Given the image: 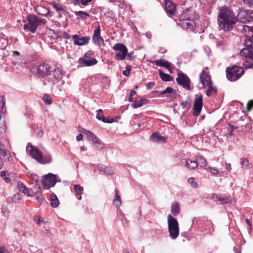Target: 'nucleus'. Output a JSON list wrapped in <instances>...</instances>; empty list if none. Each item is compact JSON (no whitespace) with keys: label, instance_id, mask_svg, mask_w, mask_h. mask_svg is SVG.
Masks as SVG:
<instances>
[{"label":"nucleus","instance_id":"obj_18","mask_svg":"<svg viewBox=\"0 0 253 253\" xmlns=\"http://www.w3.org/2000/svg\"><path fill=\"white\" fill-rule=\"evenodd\" d=\"M150 140L154 143H165L167 138L161 135L158 132H154L152 134L150 137Z\"/></svg>","mask_w":253,"mask_h":253},{"label":"nucleus","instance_id":"obj_3","mask_svg":"<svg viewBox=\"0 0 253 253\" xmlns=\"http://www.w3.org/2000/svg\"><path fill=\"white\" fill-rule=\"evenodd\" d=\"M242 33L245 35L244 44L247 48H243L240 55L247 58H251L253 56V26L243 25Z\"/></svg>","mask_w":253,"mask_h":253},{"label":"nucleus","instance_id":"obj_23","mask_svg":"<svg viewBox=\"0 0 253 253\" xmlns=\"http://www.w3.org/2000/svg\"><path fill=\"white\" fill-rule=\"evenodd\" d=\"M36 12L42 15L47 16L49 15V10L48 9L41 6H38L36 8Z\"/></svg>","mask_w":253,"mask_h":253},{"label":"nucleus","instance_id":"obj_51","mask_svg":"<svg viewBox=\"0 0 253 253\" xmlns=\"http://www.w3.org/2000/svg\"><path fill=\"white\" fill-rule=\"evenodd\" d=\"M155 85V83L154 82H149L148 83L147 85V89L149 90L152 89L154 86Z\"/></svg>","mask_w":253,"mask_h":253},{"label":"nucleus","instance_id":"obj_64","mask_svg":"<svg viewBox=\"0 0 253 253\" xmlns=\"http://www.w3.org/2000/svg\"><path fill=\"white\" fill-rule=\"evenodd\" d=\"M64 37L66 39H69L70 38V36L66 33H64Z\"/></svg>","mask_w":253,"mask_h":253},{"label":"nucleus","instance_id":"obj_32","mask_svg":"<svg viewBox=\"0 0 253 253\" xmlns=\"http://www.w3.org/2000/svg\"><path fill=\"white\" fill-rule=\"evenodd\" d=\"M160 77L161 79L165 82L171 81L172 78L169 75L163 73L161 70H159Z\"/></svg>","mask_w":253,"mask_h":253},{"label":"nucleus","instance_id":"obj_39","mask_svg":"<svg viewBox=\"0 0 253 253\" xmlns=\"http://www.w3.org/2000/svg\"><path fill=\"white\" fill-rule=\"evenodd\" d=\"M173 92H174V91L172 87H167V88L165 90L160 92V94L163 95V94H165L166 93H171Z\"/></svg>","mask_w":253,"mask_h":253},{"label":"nucleus","instance_id":"obj_20","mask_svg":"<svg viewBox=\"0 0 253 253\" xmlns=\"http://www.w3.org/2000/svg\"><path fill=\"white\" fill-rule=\"evenodd\" d=\"M113 203L117 209H119L122 205L121 198L117 189H115V198L113 200Z\"/></svg>","mask_w":253,"mask_h":253},{"label":"nucleus","instance_id":"obj_26","mask_svg":"<svg viewBox=\"0 0 253 253\" xmlns=\"http://www.w3.org/2000/svg\"><path fill=\"white\" fill-rule=\"evenodd\" d=\"M171 212L174 215H176L180 212V208L176 202H173L171 206Z\"/></svg>","mask_w":253,"mask_h":253},{"label":"nucleus","instance_id":"obj_8","mask_svg":"<svg viewBox=\"0 0 253 253\" xmlns=\"http://www.w3.org/2000/svg\"><path fill=\"white\" fill-rule=\"evenodd\" d=\"M244 73L242 68L233 66L231 68H227L226 77L231 81H235L239 79Z\"/></svg>","mask_w":253,"mask_h":253},{"label":"nucleus","instance_id":"obj_9","mask_svg":"<svg viewBox=\"0 0 253 253\" xmlns=\"http://www.w3.org/2000/svg\"><path fill=\"white\" fill-rule=\"evenodd\" d=\"M113 49L117 51L115 57L118 60H124L127 53L126 47L123 43H116L113 47Z\"/></svg>","mask_w":253,"mask_h":253},{"label":"nucleus","instance_id":"obj_10","mask_svg":"<svg viewBox=\"0 0 253 253\" xmlns=\"http://www.w3.org/2000/svg\"><path fill=\"white\" fill-rule=\"evenodd\" d=\"M57 182L56 175L49 173L43 176L42 185L44 189H48L53 187Z\"/></svg>","mask_w":253,"mask_h":253},{"label":"nucleus","instance_id":"obj_15","mask_svg":"<svg viewBox=\"0 0 253 253\" xmlns=\"http://www.w3.org/2000/svg\"><path fill=\"white\" fill-rule=\"evenodd\" d=\"M212 198L214 202L218 204H224L230 203L232 201V198L231 196H226L225 197H221L217 194H213Z\"/></svg>","mask_w":253,"mask_h":253},{"label":"nucleus","instance_id":"obj_63","mask_svg":"<svg viewBox=\"0 0 253 253\" xmlns=\"http://www.w3.org/2000/svg\"><path fill=\"white\" fill-rule=\"evenodd\" d=\"M6 252V249L3 247L0 248V253H5Z\"/></svg>","mask_w":253,"mask_h":253},{"label":"nucleus","instance_id":"obj_49","mask_svg":"<svg viewBox=\"0 0 253 253\" xmlns=\"http://www.w3.org/2000/svg\"><path fill=\"white\" fill-rule=\"evenodd\" d=\"M209 169H210V172L213 174H216L218 173V170L215 168H209Z\"/></svg>","mask_w":253,"mask_h":253},{"label":"nucleus","instance_id":"obj_30","mask_svg":"<svg viewBox=\"0 0 253 253\" xmlns=\"http://www.w3.org/2000/svg\"><path fill=\"white\" fill-rule=\"evenodd\" d=\"M103 114V111L101 109L97 110V114L96 116V118L99 120H101L104 123H111L113 121H107L105 118H104Z\"/></svg>","mask_w":253,"mask_h":253},{"label":"nucleus","instance_id":"obj_14","mask_svg":"<svg viewBox=\"0 0 253 253\" xmlns=\"http://www.w3.org/2000/svg\"><path fill=\"white\" fill-rule=\"evenodd\" d=\"M202 100V96H198L196 95L193 107V115L194 116H197L200 114L203 106Z\"/></svg>","mask_w":253,"mask_h":253},{"label":"nucleus","instance_id":"obj_35","mask_svg":"<svg viewBox=\"0 0 253 253\" xmlns=\"http://www.w3.org/2000/svg\"><path fill=\"white\" fill-rule=\"evenodd\" d=\"M75 15L77 16H80L81 18L83 19H86L89 17V14L83 11H76L75 12Z\"/></svg>","mask_w":253,"mask_h":253},{"label":"nucleus","instance_id":"obj_59","mask_svg":"<svg viewBox=\"0 0 253 253\" xmlns=\"http://www.w3.org/2000/svg\"><path fill=\"white\" fill-rule=\"evenodd\" d=\"M83 139V135L82 134H78L76 137V139L77 141H80Z\"/></svg>","mask_w":253,"mask_h":253},{"label":"nucleus","instance_id":"obj_52","mask_svg":"<svg viewBox=\"0 0 253 253\" xmlns=\"http://www.w3.org/2000/svg\"><path fill=\"white\" fill-rule=\"evenodd\" d=\"M92 0H81V3L83 5H86L87 4L91 2Z\"/></svg>","mask_w":253,"mask_h":253},{"label":"nucleus","instance_id":"obj_11","mask_svg":"<svg viewBox=\"0 0 253 253\" xmlns=\"http://www.w3.org/2000/svg\"><path fill=\"white\" fill-rule=\"evenodd\" d=\"M176 80L177 84L182 86L183 88L187 90L190 89V80L186 74L180 72H178Z\"/></svg>","mask_w":253,"mask_h":253},{"label":"nucleus","instance_id":"obj_33","mask_svg":"<svg viewBox=\"0 0 253 253\" xmlns=\"http://www.w3.org/2000/svg\"><path fill=\"white\" fill-rule=\"evenodd\" d=\"M196 160L201 167H205L207 165L206 160L202 156H198Z\"/></svg>","mask_w":253,"mask_h":253},{"label":"nucleus","instance_id":"obj_42","mask_svg":"<svg viewBox=\"0 0 253 253\" xmlns=\"http://www.w3.org/2000/svg\"><path fill=\"white\" fill-rule=\"evenodd\" d=\"M52 6L57 11H61L63 10L62 6L59 4L54 3L52 4Z\"/></svg>","mask_w":253,"mask_h":253},{"label":"nucleus","instance_id":"obj_43","mask_svg":"<svg viewBox=\"0 0 253 253\" xmlns=\"http://www.w3.org/2000/svg\"><path fill=\"white\" fill-rule=\"evenodd\" d=\"M93 55V52L92 51L89 50V51H87L84 54V57L85 59H90V58L92 57Z\"/></svg>","mask_w":253,"mask_h":253},{"label":"nucleus","instance_id":"obj_29","mask_svg":"<svg viewBox=\"0 0 253 253\" xmlns=\"http://www.w3.org/2000/svg\"><path fill=\"white\" fill-rule=\"evenodd\" d=\"M51 206L53 208L57 207L59 204V200L55 194L52 193L50 195Z\"/></svg>","mask_w":253,"mask_h":253},{"label":"nucleus","instance_id":"obj_24","mask_svg":"<svg viewBox=\"0 0 253 253\" xmlns=\"http://www.w3.org/2000/svg\"><path fill=\"white\" fill-rule=\"evenodd\" d=\"M190 10L187 9L183 11V13L179 15V20L180 21L184 22L190 19Z\"/></svg>","mask_w":253,"mask_h":253},{"label":"nucleus","instance_id":"obj_5","mask_svg":"<svg viewBox=\"0 0 253 253\" xmlns=\"http://www.w3.org/2000/svg\"><path fill=\"white\" fill-rule=\"evenodd\" d=\"M200 80L203 87L208 88L206 91L207 96H210L212 93H216V88L212 86V82L209 73L203 70L200 75Z\"/></svg>","mask_w":253,"mask_h":253},{"label":"nucleus","instance_id":"obj_1","mask_svg":"<svg viewBox=\"0 0 253 253\" xmlns=\"http://www.w3.org/2000/svg\"><path fill=\"white\" fill-rule=\"evenodd\" d=\"M54 68L47 63L41 64L36 67V75L39 78L44 85L51 88L55 84L60 81L62 79V73L58 70L55 71L54 78L51 79L48 78L50 76L49 74L52 72Z\"/></svg>","mask_w":253,"mask_h":253},{"label":"nucleus","instance_id":"obj_47","mask_svg":"<svg viewBox=\"0 0 253 253\" xmlns=\"http://www.w3.org/2000/svg\"><path fill=\"white\" fill-rule=\"evenodd\" d=\"M165 68L167 69L170 73H172L173 68L171 67L170 63L168 62V63L165 67Z\"/></svg>","mask_w":253,"mask_h":253},{"label":"nucleus","instance_id":"obj_44","mask_svg":"<svg viewBox=\"0 0 253 253\" xmlns=\"http://www.w3.org/2000/svg\"><path fill=\"white\" fill-rule=\"evenodd\" d=\"M94 143L96 144L95 147L98 149H102L104 147V144H103L98 139H97V142H95Z\"/></svg>","mask_w":253,"mask_h":253},{"label":"nucleus","instance_id":"obj_4","mask_svg":"<svg viewBox=\"0 0 253 253\" xmlns=\"http://www.w3.org/2000/svg\"><path fill=\"white\" fill-rule=\"evenodd\" d=\"M27 153L35 159L37 162L42 164L50 163L52 162V157L50 154L42 156L41 151L37 147L32 145H28L26 148Z\"/></svg>","mask_w":253,"mask_h":253},{"label":"nucleus","instance_id":"obj_48","mask_svg":"<svg viewBox=\"0 0 253 253\" xmlns=\"http://www.w3.org/2000/svg\"><path fill=\"white\" fill-rule=\"evenodd\" d=\"M244 11L245 12V14H242V15H241L240 16V19H237V20L240 21L242 23H245V22L246 21V19L244 18V16L246 14V12L245 10H244Z\"/></svg>","mask_w":253,"mask_h":253},{"label":"nucleus","instance_id":"obj_6","mask_svg":"<svg viewBox=\"0 0 253 253\" xmlns=\"http://www.w3.org/2000/svg\"><path fill=\"white\" fill-rule=\"evenodd\" d=\"M168 224L170 237L173 240L176 239L179 234L178 222L170 214L168 216Z\"/></svg>","mask_w":253,"mask_h":253},{"label":"nucleus","instance_id":"obj_56","mask_svg":"<svg viewBox=\"0 0 253 253\" xmlns=\"http://www.w3.org/2000/svg\"><path fill=\"white\" fill-rule=\"evenodd\" d=\"M225 168L229 171H230L231 170V166L230 164L226 163L225 164Z\"/></svg>","mask_w":253,"mask_h":253},{"label":"nucleus","instance_id":"obj_50","mask_svg":"<svg viewBox=\"0 0 253 253\" xmlns=\"http://www.w3.org/2000/svg\"><path fill=\"white\" fill-rule=\"evenodd\" d=\"M36 199L38 202V203L40 205H41L42 202V200H43V197L42 196V195H37V196H36Z\"/></svg>","mask_w":253,"mask_h":253},{"label":"nucleus","instance_id":"obj_60","mask_svg":"<svg viewBox=\"0 0 253 253\" xmlns=\"http://www.w3.org/2000/svg\"><path fill=\"white\" fill-rule=\"evenodd\" d=\"M38 190L35 192H34V195H35L36 196H37V195H40V191H41V187L38 186Z\"/></svg>","mask_w":253,"mask_h":253},{"label":"nucleus","instance_id":"obj_62","mask_svg":"<svg viewBox=\"0 0 253 253\" xmlns=\"http://www.w3.org/2000/svg\"><path fill=\"white\" fill-rule=\"evenodd\" d=\"M0 154L3 156H6L7 154L6 150L3 149L1 152Z\"/></svg>","mask_w":253,"mask_h":253},{"label":"nucleus","instance_id":"obj_36","mask_svg":"<svg viewBox=\"0 0 253 253\" xmlns=\"http://www.w3.org/2000/svg\"><path fill=\"white\" fill-rule=\"evenodd\" d=\"M7 45V41L4 38H0V48L4 49Z\"/></svg>","mask_w":253,"mask_h":253},{"label":"nucleus","instance_id":"obj_16","mask_svg":"<svg viewBox=\"0 0 253 253\" xmlns=\"http://www.w3.org/2000/svg\"><path fill=\"white\" fill-rule=\"evenodd\" d=\"M78 62L79 64L83 67L91 66L96 64L97 60L94 58L88 59H85L84 57H81L79 59Z\"/></svg>","mask_w":253,"mask_h":253},{"label":"nucleus","instance_id":"obj_31","mask_svg":"<svg viewBox=\"0 0 253 253\" xmlns=\"http://www.w3.org/2000/svg\"><path fill=\"white\" fill-rule=\"evenodd\" d=\"M240 163L242 165L245 166L247 169H250L253 168V164L250 163L247 158H243L241 159Z\"/></svg>","mask_w":253,"mask_h":253},{"label":"nucleus","instance_id":"obj_55","mask_svg":"<svg viewBox=\"0 0 253 253\" xmlns=\"http://www.w3.org/2000/svg\"><path fill=\"white\" fill-rule=\"evenodd\" d=\"M248 68H253V59H250V61L248 62Z\"/></svg>","mask_w":253,"mask_h":253},{"label":"nucleus","instance_id":"obj_13","mask_svg":"<svg viewBox=\"0 0 253 253\" xmlns=\"http://www.w3.org/2000/svg\"><path fill=\"white\" fill-rule=\"evenodd\" d=\"M72 39L74 44L82 46L88 43L90 37L86 36L80 38L78 35H74L72 36Z\"/></svg>","mask_w":253,"mask_h":253},{"label":"nucleus","instance_id":"obj_57","mask_svg":"<svg viewBox=\"0 0 253 253\" xmlns=\"http://www.w3.org/2000/svg\"><path fill=\"white\" fill-rule=\"evenodd\" d=\"M133 58H134V57L133 56V53L132 52H130V53H129L127 54V59L131 60Z\"/></svg>","mask_w":253,"mask_h":253},{"label":"nucleus","instance_id":"obj_27","mask_svg":"<svg viewBox=\"0 0 253 253\" xmlns=\"http://www.w3.org/2000/svg\"><path fill=\"white\" fill-rule=\"evenodd\" d=\"M84 132L86 135L88 140L93 141L94 143L95 142H97L98 138L96 137L95 135L93 134L92 132L84 129Z\"/></svg>","mask_w":253,"mask_h":253},{"label":"nucleus","instance_id":"obj_46","mask_svg":"<svg viewBox=\"0 0 253 253\" xmlns=\"http://www.w3.org/2000/svg\"><path fill=\"white\" fill-rule=\"evenodd\" d=\"M253 107V101L252 100H251L248 102L247 104V110L248 111H250L252 109Z\"/></svg>","mask_w":253,"mask_h":253},{"label":"nucleus","instance_id":"obj_2","mask_svg":"<svg viewBox=\"0 0 253 253\" xmlns=\"http://www.w3.org/2000/svg\"><path fill=\"white\" fill-rule=\"evenodd\" d=\"M245 13L244 11L240 10L238 15L235 16L233 11L227 7L220 9L217 18L219 27L225 31L231 30L237 19H240V16Z\"/></svg>","mask_w":253,"mask_h":253},{"label":"nucleus","instance_id":"obj_21","mask_svg":"<svg viewBox=\"0 0 253 253\" xmlns=\"http://www.w3.org/2000/svg\"><path fill=\"white\" fill-rule=\"evenodd\" d=\"M186 166L189 169H193L196 168L198 166V164L197 160H192L191 159H188L187 160H183Z\"/></svg>","mask_w":253,"mask_h":253},{"label":"nucleus","instance_id":"obj_38","mask_svg":"<svg viewBox=\"0 0 253 253\" xmlns=\"http://www.w3.org/2000/svg\"><path fill=\"white\" fill-rule=\"evenodd\" d=\"M74 188L76 192L77 195H81L84 189L83 187L78 185H74Z\"/></svg>","mask_w":253,"mask_h":253},{"label":"nucleus","instance_id":"obj_53","mask_svg":"<svg viewBox=\"0 0 253 253\" xmlns=\"http://www.w3.org/2000/svg\"><path fill=\"white\" fill-rule=\"evenodd\" d=\"M34 220L38 224H40L42 222V220H41V217L39 216H35Z\"/></svg>","mask_w":253,"mask_h":253},{"label":"nucleus","instance_id":"obj_41","mask_svg":"<svg viewBox=\"0 0 253 253\" xmlns=\"http://www.w3.org/2000/svg\"><path fill=\"white\" fill-rule=\"evenodd\" d=\"M188 182L194 188L197 187L198 186L197 182L195 181V179L193 177H190L188 179Z\"/></svg>","mask_w":253,"mask_h":253},{"label":"nucleus","instance_id":"obj_22","mask_svg":"<svg viewBox=\"0 0 253 253\" xmlns=\"http://www.w3.org/2000/svg\"><path fill=\"white\" fill-rule=\"evenodd\" d=\"M97 167L99 170L103 172L106 174L111 175L113 174V171L111 168H108L102 164L98 165Z\"/></svg>","mask_w":253,"mask_h":253},{"label":"nucleus","instance_id":"obj_61","mask_svg":"<svg viewBox=\"0 0 253 253\" xmlns=\"http://www.w3.org/2000/svg\"><path fill=\"white\" fill-rule=\"evenodd\" d=\"M123 74L126 77H128L129 75V72L126 70L123 72Z\"/></svg>","mask_w":253,"mask_h":253},{"label":"nucleus","instance_id":"obj_12","mask_svg":"<svg viewBox=\"0 0 253 253\" xmlns=\"http://www.w3.org/2000/svg\"><path fill=\"white\" fill-rule=\"evenodd\" d=\"M92 41L94 44L99 46H100L101 45H104V40L100 36V28L99 26H98L94 31L92 36Z\"/></svg>","mask_w":253,"mask_h":253},{"label":"nucleus","instance_id":"obj_45","mask_svg":"<svg viewBox=\"0 0 253 253\" xmlns=\"http://www.w3.org/2000/svg\"><path fill=\"white\" fill-rule=\"evenodd\" d=\"M0 176L3 178L4 181L6 182H9L10 181V179L8 177H6L5 172L4 171H2L0 172Z\"/></svg>","mask_w":253,"mask_h":253},{"label":"nucleus","instance_id":"obj_40","mask_svg":"<svg viewBox=\"0 0 253 253\" xmlns=\"http://www.w3.org/2000/svg\"><path fill=\"white\" fill-rule=\"evenodd\" d=\"M57 70H58L59 71H60L61 73H62V70L61 68H59V67H57V68H54L52 70V72H50V73L49 74V75H50V76H48V78H50L51 79H53L54 78V73H55V71H57Z\"/></svg>","mask_w":253,"mask_h":253},{"label":"nucleus","instance_id":"obj_34","mask_svg":"<svg viewBox=\"0 0 253 253\" xmlns=\"http://www.w3.org/2000/svg\"><path fill=\"white\" fill-rule=\"evenodd\" d=\"M154 62L157 66L160 67H164L165 68L169 62L168 61L164 59L156 60Z\"/></svg>","mask_w":253,"mask_h":253},{"label":"nucleus","instance_id":"obj_28","mask_svg":"<svg viewBox=\"0 0 253 253\" xmlns=\"http://www.w3.org/2000/svg\"><path fill=\"white\" fill-rule=\"evenodd\" d=\"M147 100L144 98H141L139 100H135L134 103L132 104L133 108H137L142 106L144 104L147 103Z\"/></svg>","mask_w":253,"mask_h":253},{"label":"nucleus","instance_id":"obj_37","mask_svg":"<svg viewBox=\"0 0 253 253\" xmlns=\"http://www.w3.org/2000/svg\"><path fill=\"white\" fill-rule=\"evenodd\" d=\"M42 99L44 103L46 104L49 105L52 103L51 98L48 95H44Z\"/></svg>","mask_w":253,"mask_h":253},{"label":"nucleus","instance_id":"obj_17","mask_svg":"<svg viewBox=\"0 0 253 253\" xmlns=\"http://www.w3.org/2000/svg\"><path fill=\"white\" fill-rule=\"evenodd\" d=\"M165 9L167 13L174 15L176 12V6L170 0H165Z\"/></svg>","mask_w":253,"mask_h":253},{"label":"nucleus","instance_id":"obj_19","mask_svg":"<svg viewBox=\"0 0 253 253\" xmlns=\"http://www.w3.org/2000/svg\"><path fill=\"white\" fill-rule=\"evenodd\" d=\"M18 188L20 192L26 194L28 196L33 197L34 196L33 190L31 189L27 188L22 183L18 182Z\"/></svg>","mask_w":253,"mask_h":253},{"label":"nucleus","instance_id":"obj_7","mask_svg":"<svg viewBox=\"0 0 253 253\" xmlns=\"http://www.w3.org/2000/svg\"><path fill=\"white\" fill-rule=\"evenodd\" d=\"M40 18L34 14H29L27 17V19L23 21L25 24L24 29L25 30L30 31L34 33L39 24Z\"/></svg>","mask_w":253,"mask_h":253},{"label":"nucleus","instance_id":"obj_54","mask_svg":"<svg viewBox=\"0 0 253 253\" xmlns=\"http://www.w3.org/2000/svg\"><path fill=\"white\" fill-rule=\"evenodd\" d=\"M244 2L249 6L253 5V0H244Z\"/></svg>","mask_w":253,"mask_h":253},{"label":"nucleus","instance_id":"obj_25","mask_svg":"<svg viewBox=\"0 0 253 253\" xmlns=\"http://www.w3.org/2000/svg\"><path fill=\"white\" fill-rule=\"evenodd\" d=\"M194 24V22L190 19L185 21L181 23L182 26L183 28L190 30H192L193 29Z\"/></svg>","mask_w":253,"mask_h":253},{"label":"nucleus","instance_id":"obj_58","mask_svg":"<svg viewBox=\"0 0 253 253\" xmlns=\"http://www.w3.org/2000/svg\"><path fill=\"white\" fill-rule=\"evenodd\" d=\"M80 2H81V0H72V3L75 5H79Z\"/></svg>","mask_w":253,"mask_h":253}]
</instances>
